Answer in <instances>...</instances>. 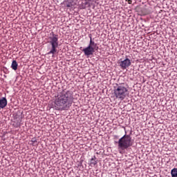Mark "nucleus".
Instances as JSON below:
<instances>
[{
  "mask_svg": "<svg viewBox=\"0 0 177 177\" xmlns=\"http://www.w3.org/2000/svg\"><path fill=\"white\" fill-rule=\"evenodd\" d=\"M73 102H74L73 91H62L55 96V109L59 111L68 110L69 107H71L73 105Z\"/></svg>",
  "mask_w": 177,
  "mask_h": 177,
  "instance_id": "f257e3e1",
  "label": "nucleus"
},
{
  "mask_svg": "<svg viewBox=\"0 0 177 177\" xmlns=\"http://www.w3.org/2000/svg\"><path fill=\"white\" fill-rule=\"evenodd\" d=\"M133 145L132 138L129 135L125 134L123 137L119 139L118 142V147L120 153L122 154V151L127 150L129 147Z\"/></svg>",
  "mask_w": 177,
  "mask_h": 177,
  "instance_id": "f03ea898",
  "label": "nucleus"
},
{
  "mask_svg": "<svg viewBox=\"0 0 177 177\" xmlns=\"http://www.w3.org/2000/svg\"><path fill=\"white\" fill-rule=\"evenodd\" d=\"M124 85V84H116V86H115L113 90L115 97V99H118V100H124V99L129 95L128 93V88H127Z\"/></svg>",
  "mask_w": 177,
  "mask_h": 177,
  "instance_id": "7ed1b4c3",
  "label": "nucleus"
},
{
  "mask_svg": "<svg viewBox=\"0 0 177 177\" xmlns=\"http://www.w3.org/2000/svg\"><path fill=\"white\" fill-rule=\"evenodd\" d=\"M50 36L48 37V44L51 45V49L48 53V55H56V52H57V47L59 46V35L55 34L53 32H52L50 34Z\"/></svg>",
  "mask_w": 177,
  "mask_h": 177,
  "instance_id": "20e7f679",
  "label": "nucleus"
},
{
  "mask_svg": "<svg viewBox=\"0 0 177 177\" xmlns=\"http://www.w3.org/2000/svg\"><path fill=\"white\" fill-rule=\"evenodd\" d=\"M88 37L90 38L89 44L86 48L82 50V52H84L85 56H92V55L95 53V50H97V49H99V47H97V44L95 43L93 40H92V35L90 34Z\"/></svg>",
  "mask_w": 177,
  "mask_h": 177,
  "instance_id": "39448f33",
  "label": "nucleus"
},
{
  "mask_svg": "<svg viewBox=\"0 0 177 177\" xmlns=\"http://www.w3.org/2000/svg\"><path fill=\"white\" fill-rule=\"evenodd\" d=\"M119 64L122 70H127V68H128V67H129V66L131 64V59L126 58L124 60L119 62Z\"/></svg>",
  "mask_w": 177,
  "mask_h": 177,
  "instance_id": "423d86ee",
  "label": "nucleus"
},
{
  "mask_svg": "<svg viewBox=\"0 0 177 177\" xmlns=\"http://www.w3.org/2000/svg\"><path fill=\"white\" fill-rule=\"evenodd\" d=\"M78 0H65V5L66 8H73V6H75Z\"/></svg>",
  "mask_w": 177,
  "mask_h": 177,
  "instance_id": "0eeeda50",
  "label": "nucleus"
},
{
  "mask_svg": "<svg viewBox=\"0 0 177 177\" xmlns=\"http://www.w3.org/2000/svg\"><path fill=\"white\" fill-rule=\"evenodd\" d=\"M6 106H8V100L6 97H2L0 100V109H5Z\"/></svg>",
  "mask_w": 177,
  "mask_h": 177,
  "instance_id": "6e6552de",
  "label": "nucleus"
},
{
  "mask_svg": "<svg viewBox=\"0 0 177 177\" xmlns=\"http://www.w3.org/2000/svg\"><path fill=\"white\" fill-rule=\"evenodd\" d=\"M86 8H91V3L84 0L80 5V9H86Z\"/></svg>",
  "mask_w": 177,
  "mask_h": 177,
  "instance_id": "1a4fd4ad",
  "label": "nucleus"
},
{
  "mask_svg": "<svg viewBox=\"0 0 177 177\" xmlns=\"http://www.w3.org/2000/svg\"><path fill=\"white\" fill-rule=\"evenodd\" d=\"M97 165V159L96 158V156H94L91 160H90V167H95V165Z\"/></svg>",
  "mask_w": 177,
  "mask_h": 177,
  "instance_id": "9d476101",
  "label": "nucleus"
},
{
  "mask_svg": "<svg viewBox=\"0 0 177 177\" xmlns=\"http://www.w3.org/2000/svg\"><path fill=\"white\" fill-rule=\"evenodd\" d=\"M18 66H19V64H17V62H16V60H13L11 64V68H12V70H15V71H16V70H17Z\"/></svg>",
  "mask_w": 177,
  "mask_h": 177,
  "instance_id": "9b49d317",
  "label": "nucleus"
},
{
  "mask_svg": "<svg viewBox=\"0 0 177 177\" xmlns=\"http://www.w3.org/2000/svg\"><path fill=\"white\" fill-rule=\"evenodd\" d=\"M3 73H5L6 74H7V71H8V68H6V67H3Z\"/></svg>",
  "mask_w": 177,
  "mask_h": 177,
  "instance_id": "f8f14e48",
  "label": "nucleus"
},
{
  "mask_svg": "<svg viewBox=\"0 0 177 177\" xmlns=\"http://www.w3.org/2000/svg\"><path fill=\"white\" fill-rule=\"evenodd\" d=\"M31 142H32V143H35V142H37V140H36L35 138H32V140H31Z\"/></svg>",
  "mask_w": 177,
  "mask_h": 177,
  "instance_id": "ddd939ff",
  "label": "nucleus"
},
{
  "mask_svg": "<svg viewBox=\"0 0 177 177\" xmlns=\"http://www.w3.org/2000/svg\"><path fill=\"white\" fill-rule=\"evenodd\" d=\"M128 1V3L131 5V3H132V0H127Z\"/></svg>",
  "mask_w": 177,
  "mask_h": 177,
  "instance_id": "4468645a",
  "label": "nucleus"
}]
</instances>
